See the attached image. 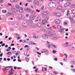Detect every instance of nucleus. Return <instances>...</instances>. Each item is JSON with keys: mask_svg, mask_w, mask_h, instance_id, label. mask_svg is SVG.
<instances>
[{"mask_svg": "<svg viewBox=\"0 0 75 75\" xmlns=\"http://www.w3.org/2000/svg\"><path fill=\"white\" fill-rule=\"evenodd\" d=\"M49 6L50 8H55L56 7V4L55 3L52 2L49 3Z\"/></svg>", "mask_w": 75, "mask_h": 75, "instance_id": "obj_1", "label": "nucleus"}, {"mask_svg": "<svg viewBox=\"0 0 75 75\" xmlns=\"http://www.w3.org/2000/svg\"><path fill=\"white\" fill-rule=\"evenodd\" d=\"M75 14L71 13L69 14V16L68 17V18H69L70 20L71 21H73L74 19L73 18H71V17H75Z\"/></svg>", "mask_w": 75, "mask_h": 75, "instance_id": "obj_2", "label": "nucleus"}, {"mask_svg": "<svg viewBox=\"0 0 75 75\" xmlns=\"http://www.w3.org/2000/svg\"><path fill=\"white\" fill-rule=\"evenodd\" d=\"M46 34L48 36H50L51 37H55L56 36V34L55 33H51L50 32H47L46 33Z\"/></svg>", "mask_w": 75, "mask_h": 75, "instance_id": "obj_3", "label": "nucleus"}, {"mask_svg": "<svg viewBox=\"0 0 75 75\" xmlns=\"http://www.w3.org/2000/svg\"><path fill=\"white\" fill-rule=\"evenodd\" d=\"M22 25L24 27H26L28 26V23L26 21H24L22 22Z\"/></svg>", "mask_w": 75, "mask_h": 75, "instance_id": "obj_4", "label": "nucleus"}, {"mask_svg": "<svg viewBox=\"0 0 75 75\" xmlns=\"http://www.w3.org/2000/svg\"><path fill=\"white\" fill-rule=\"evenodd\" d=\"M68 42H66V43L63 44L62 45V47H66L68 46Z\"/></svg>", "mask_w": 75, "mask_h": 75, "instance_id": "obj_5", "label": "nucleus"}, {"mask_svg": "<svg viewBox=\"0 0 75 75\" xmlns=\"http://www.w3.org/2000/svg\"><path fill=\"white\" fill-rule=\"evenodd\" d=\"M37 27H41L42 26V24L40 22H38L37 24H36Z\"/></svg>", "mask_w": 75, "mask_h": 75, "instance_id": "obj_6", "label": "nucleus"}, {"mask_svg": "<svg viewBox=\"0 0 75 75\" xmlns=\"http://www.w3.org/2000/svg\"><path fill=\"white\" fill-rule=\"evenodd\" d=\"M18 17H20V18H21V19H23V20H24V16L22 14H19L18 15Z\"/></svg>", "mask_w": 75, "mask_h": 75, "instance_id": "obj_7", "label": "nucleus"}, {"mask_svg": "<svg viewBox=\"0 0 75 75\" xmlns=\"http://www.w3.org/2000/svg\"><path fill=\"white\" fill-rule=\"evenodd\" d=\"M70 5H71V3L69 2H67L64 4V6L65 7H67V6H70Z\"/></svg>", "mask_w": 75, "mask_h": 75, "instance_id": "obj_8", "label": "nucleus"}, {"mask_svg": "<svg viewBox=\"0 0 75 75\" xmlns=\"http://www.w3.org/2000/svg\"><path fill=\"white\" fill-rule=\"evenodd\" d=\"M42 13L43 15H47L49 13L47 11H43L42 12Z\"/></svg>", "mask_w": 75, "mask_h": 75, "instance_id": "obj_9", "label": "nucleus"}, {"mask_svg": "<svg viewBox=\"0 0 75 75\" xmlns=\"http://www.w3.org/2000/svg\"><path fill=\"white\" fill-rule=\"evenodd\" d=\"M47 42L48 43L47 44V47H48L49 48H51V45H50L49 44H50V42H49L48 41H47Z\"/></svg>", "mask_w": 75, "mask_h": 75, "instance_id": "obj_10", "label": "nucleus"}, {"mask_svg": "<svg viewBox=\"0 0 75 75\" xmlns=\"http://www.w3.org/2000/svg\"><path fill=\"white\" fill-rule=\"evenodd\" d=\"M33 3L34 4H35V5H38V4H39L38 1L36 0L34 1Z\"/></svg>", "mask_w": 75, "mask_h": 75, "instance_id": "obj_11", "label": "nucleus"}, {"mask_svg": "<svg viewBox=\"0 0 75 75\" xmlns=\"http://www.w3.org/2000/svg\"><path fill=\"white\" fill-rule=\"evenodd\" d=\"M54 21L57 24H59L60 23V21L58 19L55 20Z\"/></svg>", "mask_w": 75, "mask_h": 75, "instance_id": "obj_12", "label": "nucleus"}, {"mask_svg": "<svg viewBox=\"0 0 75 75\" xmlns=\"http://www.w3.org/2000/svg\"><path fill=\"white\" fill-rule=\"evenodd\" d=\"M16 35L17 37V39L18 40L19 39H20L21 38V37H20V35L19 34L16 33Z\"/></svg>", "mask_w": 75, "mask_h": 75, "instance_id": "obj_13", "label": "nucleus"}, {"mask_svg": "<svg viewBox=\"0 0 75 75\" xmlns=\"http://www.w3.org/2000/svg\"><path fill=\"white\" fill-rule=\"evenodd\" d=\"M35 18V17L33 15H31L30 17V18L31 20H34Z\"/></svg>", "mask_w": 75, "mask_h": 75, "instance_id": "obj_14", "label": "nucleus"}, {"mask_svg": "<svg viewBox=\"0 0 75 75\" xmlns=\"http://www.w3.org/2000/svg\"><path fill=\"white\" fill-rule=\"evenodd\" d=\"M30 25L32 28H35V27H37V24H32Z\"/></svg>", "mask_w": 75, "mask_h": 75, "instance_id": "obj_15", "label": "nucleus"}, {"mask_svg": "<svg viewBox=\"0 0 75 75\" xmlns=\"http://www.w3.org/2000/svg\"><path fill=\"white\" fill-rule=\"evenodd\" d=\"M42 37H43V38L45 40H47L48 38L47 35H42Z\"/></svg>", "mask_w": 75, "mask_h": 75, "instance_id": "obj_16", "label": "nucleus"}, {"mask_svg": "<svg viewBox=\"0 0 75 75\" xmlns=\"http://www.w3.org/2000/svg\"><path fill=\"white\" fill-rule=\"evenodd\" d=\"M55 15L56 17H60L61 16V14L59 13H55Z\"/></svg>", "mask_w": 75, "mask_h": 75, "instance_id": "obj_17", "label": "nucleus"}, {"mask_svg": "<svg viewBox=\"0 0 75 75\" xmlns=\"http://www.w3.org/2000/svg\"><path fill=\"white\" fill-rule=\"evenodd\" d=\"M57 9L58 10H61L62 9V7L61 6H58L57 8Z\"/></svg>", "mask_w": 75, "mask_h": 75, "instance_id": "obj_18", "label": "nucleus"}, {"mask_svg": "<svg viewBox=\"0 0 75 75\" xmlns=\"http://www.w3.org/2000/svg\"><path fill=\"white\" fill-rule=\"evenodd\" d=\"M11 10L12 11H13V12H17V10L16 8H12Z\"/></svg>", "mask_w": 75, "mask_h": 75, "instance_id": "obj_19", "label": "nucleus"}, {"mask_svg": "<svg viewBox=\"0 0 75 75\" xmlns=\"http://www.w3.org/2000/svg\"><path fill=\"white\" fill-rule=\"evenodd\" d=\"M13 70V68H11V70L8 71V72L9 73H13V72H15Z\"/></svg>", "mask_w": 75, "mask_h": 75, "instance_id": "obj_20", "label": "nucleus"}, {"mask_svg": "<svg viewBox=\"0 0 75 75\" xmlns=\"http://www.w3.org/2000/svg\"><path fill=\"white\" fill-rule=\"evenodd\" d=\"M61 30H59V32L60 33H63V32H64V29L61 28Z\"/></svg>", "mask_w": 75, "mask_h": 75, "instance_id": "obj_21", "label": "nucleus"}, {"mask_svg": "<svg viewBox=\"0 0 75 75\" xmlns=\"http://www.w3.org/2000/svg\"><path fill=\"white\" fill-rule=\"evenodd\" d=\"M18 11L19 12H20V13H23V12H24V11H23V10L22 9H19Z\"/></svg>", "mask_w": 75, "mask_h": 75, "instance_id": "obj_22", "label": "nucleus"}, {"mask_svg": "<svg viewBox=\"0 0 75 75\" xmlns=\"http://www.w3.org/2000/svg\"><path fill=\"white\" fill-rule=\"evenodd\" d=\"M42 23L43 24H44L45 23H47V21L43 20L42 21Z\"/></svg>", "mask_w": 75, "mask_h": 75, "instance_id": "obj_23", "label": "nucleus"}, {"mask_svg": "<svg viewBox=\"0 0 75 75\" xmlns=\"http://www.w3.org/2000/svg\"><path fill=\"white\" fill-rule=\"evenodd\" d=\"M71 49H73V50H75V44H72Z\"/></svg>", "mask_w": 75, "mask_h": 75, "instance_id": "obj_24", "label": "nucleus"}, {"mask_svg": "<svg viewBox=\"0 0 75 75\" xmlns=\"http://www.w3.org/2000/svg\"><path fill=\"white\" fill-rule=\"evenodd\" d=\"M14 26L15 27H17L18 26V24L17 23H14Z\"/></svg>", "mask_w": 75, "mask_h": 75, "instance_id": "obj_25", "label": "nucleus"}, {"mask_svg": "<svg viewBox=\"0 0 75 75\" xmlns=\"http://www.w3.org/2000/svg\"><path fill=\"white\" fill-rule=\"evenodd\" d=\"M7 14L8 15H12V16H13V15H14V14H13L12 13L8 12H7Z\"/></svg>", "mask_w": 75, "mask_h": 75, "instance_id": "obj_26", "label": "nucleus"}, {"mask_svg": "<svg viewBox=\"0 0 75 75\" xmlns=\"http://www.w3.org/2000/svg\"><path fill=\"white\" fill-rule=\"evenodd\" d=\"M37 19L39 21H41V17L40 16H38L37 17Z\"/></svg>", "mask_w": 75, "mask_h": 75, "instance_id": "obj_27", "label": "nucleus"}, {"mask_svg": "<svg viewBox=\"0 0 75 75\" xmlns=\"http://www.w3.org/2000/svg\"><path fill=\"white\" fill-rule=\"evenodd\" d=\"M58 39V37H55L52 38V40H57Z\"/></svg>", "mask_w": 75, "mask_h": 75, "instance_id": "obj_28", "label": "nucleus"}, {"mask_svg": "<svg viewBox=\"0 0 75 75\" xmlns=\"http://www.w3.org/2000/svg\"><path fill=\"white\" fill-rule=\"evenodd\" d=\"M57 28L59 29H61V28H62V27H61V26H60L59 25H58L57 26Z\"/></svg>", "mask_w": 75, "mask_h": 75, "instance_id": "obj_29", "label": "nucleus"}, {"mask_svg": "<svg viewBox=\"0 0 75 75\" xmlns=\"http://www.w3.org/2000/svg\"><path fill=\"white\" fill-rule=\"evenodd\" d=\"M44 18L45 20H48V17L47 16H44Z\"/></svg>", "mask_w": 75, "mask_h": 75, "instance_id": "obj_30", "label": "nucleus"}, {"mask_svg": "<svg viewBox=\"0 0 75 75\" xmlns=\"http://www.w3.org/2000/svg\"><path fill=\"white\" fill-rule=\"evenodd\" d=\"M70 7L71 8H75V5H72L70 6Z\"/></svg>", "mask_w": 75, "mask_h": 75, "instance_id": "obj_31", "label": "nucleus"}, {"mask_svg": "<svg viewBox=\"0 0 75 75\" xmlns=\"http://www.w3.org/2000/svg\"><path fill=\"white\" fill-rule=\"evenodd\" d=\"M30 13H31V14H33V13H35V12H34V11H30Z\"/></svg>", "mask_w": 75, "mask_h": 75, "instance_id": "obj_32", "label": "nucleus"}, {"mask_svg": "<svg viewBox=\"0 0 75 75\" xmlns=\"http://www.w3.org/2000/svg\"><path fill=\"white\" fill-rule=\"evenodd\" d=\"M15 7L16 8H20V6L18 5H16L15 6Z\"/></svg>", "mask_w": 75, "mask_h": 75, "instance_id": "obj_33", "label": "nucleus"}, {"mask_svg": "<svg viewBox=\"0 0 75 75\" xmlns=\"http://www.w3.org/2000/svg\"><path fill=\"white\" fill-rule=\"evenodd\" d=\"M6 54H7V55H11V54H12V53H11V52H8L6 53Z\"/></svg>", "mask_w": 75, "mask_h": 75, "instance_id": "obj_34", "label": "nucleus"}, {"mask_svg": "<svg viewBox=\"0 0 75 75\" xmlns=\"http://www.w3.org/2000/svg\"><path fill=\"white\" fill-rule=\"evenodd\" d=\"M2 13H7V10H3L2 11Z\"/></svg>", "mask_w": 75, "mask_h": 75, "instance_id": "obj_35", "label": "nucleus"}, {"mask_svg": "<svg viewBox=\"0 0 75 75\" xmlns=\"http://www.w3.org/2000/svg\"><path fill=\"white\" fill-rule=\"evenodd\" d=\"M27 53H28L27 51H25L24 53V55H27Z\"/></svg>", "mask_w": 75, "mask_h": 75, "instance_id": "obj_36", "label": "nucleus"}, {"mask_svg": "<svg viewBox=\"0 0 75 75\" xmlns=\"http://www.w3.org/2000/svg\"><path fill=\"white\" fill-rule=\"evenodd\" d=\"M25 58H26V60L27 61V62H28V61H29V60H30V59H28V58L27 57H25Z\"/></svg>", "mask_w": 75, "mask_h": 75, "instance_id": "obj_37", "label": "nucleus"}, {"mask_svg": "<svg viewBox=\"0 0 75 75\" xmlns=\"http://www.w3.org/2000/svg\"><path fill=\"white\" fill-rule=\"evenodd\" d=\"M69 11H68L67 12V16H68L69 15Z\"/></svg>", "mask_w": 75, "mask_h": 75, "instance_id": "obj_38", "label": "nucleus"}, {"mask_svg": "<svg viewBox=\"0 0 75 75\" xmlns=\"http://www.w3.org/2000/svg\"><path fill=\"white\" fill-rule=\"evenodd\" d=\"M72 13L75 14V9H73L71 11Z\"/></svg>", "mask_w": 75, "mask_h": 75, "instance_id": "obj_39", "label": "nucleus"}, {"mask_svg": "<svg viewBox=\"0 0 75 75\" xmlns=\"http://www.w3.org/2000/svg\"><path fill=\"white\" fill-rule=\"evenodd\" d=\"M72 64L73 65H75V62L74 61H72Z\"/></svg>", "mask_w": 75, "mask_h": 75, "instance_id": "obj_40", "label": "nucleus"}, {"mask_svg": "<svg viewBox=\"0 0 75 75\" xmlns=\"http://www.w3.org/2000/svg\"><path fill=\"white\" fill-rule=\"evenodd\" d=\"M28 44L30 45V44H31V45H32V42L30 41V42H28Z\"/></svg>", "mask_w": 75, "mask_h": 75, "instance_id": "obj_41", "label": "nucleus"}, {"mask_svg": "<svg viewBox=\"0 0 75 75\" xmlns=\"http://www.w3.org/2000/svg\"><path fill=\"white\" fill-rule=\"evenodd\" d=\"M52 52L54 54H55V53H56L57 52V51H55V50H53L52 51Z\"/></svg>", "mask_w": 75, "mask_h": 75, "instance_id": "obj_42", "label": "nucleus"}, {"mask_svg": "<svg viewBox=\"0 0 75 75\" xmlns=\"http://www.w3.org/2000/svg\"><path fill=\"white\" fill-rule=\"evenodd\" d=\"M30 11H31V9H30L28 8V10H27V12H30Z\"/></svg>", "mask_w": 75, "mask_h": 75, "instance_id": "obj_43", "label": "nucleus"}, {"mask_svg": "<svg viewBox=\"0 0 75 75\" xmlns=\"http://www.w3.org/2000/svg\"><path fill=\"white\" fill-rule=\"evenodd\" d=\"M27 10H28V8H25L24 9V10L26 12L27 11Z\"/></svg>", "mask_w": 75, "mask_h": 75, "instance_id": "obj_44", "label": "nucleus"}, {"mask_svg": "<svg viewBox=\"0 0 75 75\" xmlns=\"http://www.w3.org/2000/svg\"><path fill=\"white\" fill-rule=\"evenodd\" d=\"M4 2L3 0H0V2L1 3H3Z\"/></svg>", "mask_w": 75, "mask_h": 75, "instance_id": "obj_45", "label": "nucleus"}, {"mask_svg": "<svg viewBox=\"0 0 75 75\" xmlns=\"http://www.w3.org/2000/svg\"><path fill=\"white\" fill-rule=\"evenodd\" d=\"M9 73L8 75H12V74H13L14 73Z\"/></svg>", "mask_w": 75, "mask_h": 75, "instance_id": "obj_46", "label": "nucleus"}, {"mask_svg": "<svg viewBox=\"0 0 75 75\" xmlns=\"http://www.w3.org/2000/svg\"><path fill=\"white\" fill-rule=\"evenodd\" d=\"M44 6H42L41 8V10H43L44 9Z\"/></svg>", "mask_w": 75, "mask_h": 75, "instance_id": "obj_47", "label": "nucleus"}, {"mask_svg": "<svg viewBox=\"0 0 75 75\" xmlns=\"http://www.w3.org/2000/svg\"><path fill=\"white\" fill-rule=\"evenodd\" d=\"M32 45H36V43H34V42H32Z\"/></svg>", "mask_w": 75, "mask_h": 75, "instance_id": "obj_48", "label": "nucleus"}, {"mask_svg": "<svg viewBox=\"0 0 75 75\" xmlns=\"http://www.w3.org/2000/svg\"><path fill=\"white\" fill-rule=\"evenodd\" d=\"M72 71H73V72H75V69H72Z\"/></svg>", "mask_w": 75, "mask_h": 75, "instance_id": "obj_49", "label": "nucleus"}, {"mask_svg": "<svg viewBox=\"0 0 75 75\" xmlns=\"http://www.w3.org/2000/svg\"><path fill=\"white\" fill-rule=\"evenodd\" d=\"M52 45L53 47H54L55 48H57V46H56V45Z\"/></svg>", "mask_w": 75, "mask_h": 75, "instance_id": "obj_50", "label": "nucleus"}, {"mask_svg": "<svg viewBox=\"0 0 75 75\" xmlns=\"http://www.w3.org/2000/svg\"><path fill=\"white\" fill-rule=\"evenodd\" d=\"M64 56H66V58H67V57H68V55H67V54H64Z\"/></svg>", "mask_w": 75, "mask_h": 75, "instance_id": "obj_51", "label": "nucleus"}, {"mask_svg": "<svg viewBox=\"0 0 75 75\" xmlns=\"http://www.w3.org/2000/svg\"><path fill=\"white\" fill-rule=\"evenodd\" d=\"M27 50H30V47H27Z\"/></svg>", "mask_w": 75, "mask_h": 75, "instance_id": "obj_52", "label": "nucleus"}, {"mask_svg": "<svg viewBox=\"0 0 75 75\" xmlns=\"http://www.w3.org/2000/svg\"><path fill=\"white\" fill-rule=\"evenodd\" d=\"M43 69H44L45 71H47V69L46 67L44 68Z\"/></svg>", "mask_w": 75, "mask_h": 75, "instance_id": "obj_53", "label": "nucleus"}, {"mask_svg": "<svg viewBox=\"0 0 75 75\" xmlns=\"http://www.w3.org/2000/svg\"><path fill=\"white\" fill-rule=\"evenodd\" d=\"M17 69H22V68L21 67H18L17 68Z\"/></svg>", "mask_w": 75, "mask_h": 75, "instance_id": "obj_54", "label": "nucleus"}, {"mask_svg": "<svg viewBox=\"0 0 75 75\" xmlns=\"http://www.w3.org/2000/svg\"><path fill=\"white\" fill-rule=\"evenodd\" d=\"M26 1L28 2H31L32 1L31 0H26Z\"/></svg>", "mask_w": 75, "mask_h": 75, "instance_id": "obj_55", "label": "nucleus"}, {"mask_svg": "<svg viewBox=\"0 0 75 75\" xmlns=\"http://www.w3.org/2000/svg\"><path fill=\"white\" fill-rule=\"evenodd\" d=\"M38 69H36L35 70V72H37V71H38Z\"/></svg>", "mask_w": 75, "mask_h": 75, "instance_id": "obj_56", "label": "nucleus"}, {"mask_svg": "<svg viewBox=\"0 0 75 75\" xmlns=\"http://www.w3.org/2000/svg\"><path fill=\"white\" fill-rule=\"evenodd\" d=\"M8 6H12V5H11V4L10 3H8Z\"/></svg>", "mask_w": 75, "mask_h": 75, "instance_id": "obj_57", "label": "nucleus"}, {"mask_svg": "<svg viewBox=\"0 0 75 75\" xmlns=\"http://www.w3.org/2000/svg\"><path fill=\"white\" fill-rule=\"evenodd\" d=\"M70 58H72V57H73V55H72V54H70Z\"/></svg>", "mask_w": 75, "mask_h": 75, "instance_id": "obj_58", "label": "nucleus"}, {"mask_svg": "<svg viewBox=\"0 0 75 75\" xmlns=\"http://www.w3.org/2000/svg\"><path fill=\"white\" fill-rule=\"evenodd\" d=\"M48 30H52V27H50L48 28Z\"/></svg>", "mask_w": 75, "mask_h": 75, "instance_id": "obj_59", "label": "nucleus"}, {"mask_svg": "<svg viewBox=\"0 0 75 75\" xmlns=\"http://www.w3.org/2000/svg\"><path fill=\"white\" fill-rule=\"evenodd\" d=\"M26 41L24 40L22 41V42H23V43H25V42H26Z\"/></svg>", "mask_w": 75, "mask_h": 75, "instance_id": "obj_60", "label": "nucleus"}, {"mask_svg": "<svg viewBox=\"0 0 75 75\" xmlns=\"http://www.w3.org/2000/svg\"><path fill=\"white\" fill-rule=\"evenodd\" d=\"M5 45V44H4V43L1 45V46L2 47H4V46Z\"/></svg>", "mask_w": 75, "mask_h": 75, "instance_id": "obj_61", "label": "nucleus"}, {"mask_svg": "<svg viewBox=\"0 0 75 75\" xmlns=\"http://www.w3.org/2000/svg\"><path fill=\"white\" fill-rule=\"evenodd\" d=\"M69 35V34H68V33H66L65 34V35H66L67 36H68Z\"/></svg>", "mask_w": 75, "mask_h": 75, "instance_id": "obj_62", "label": "nucleus"}, {"mask_svg": "<svg viewBox=\"0 0 75 75\" xmlns=\"http://www.w3.org/2000/svg\"><path fill=\"white\" fill-rule=\"evenodd\" d=\"M43 51H45V52H48V51L47 50L44 49V50H43Z\"/></svg>", "mask_w": 75, "mask_h": 75, "instance_id": "obj_63", "label": "nucleus"}, {"mask_svg": "<svg viewBox=\"0 0 75 75\" xmlns=\"http://www.w3.org/2000/svg\"><path fill=\"white\" fill-rule=\"evenodd\" d=\"M10 30L11 31H13V28H10Z\"/></svg>", "mask_w": 75, "mask_h": 75, "instance_id": "obj_64", "label": "nucleus"}]
</instances>
